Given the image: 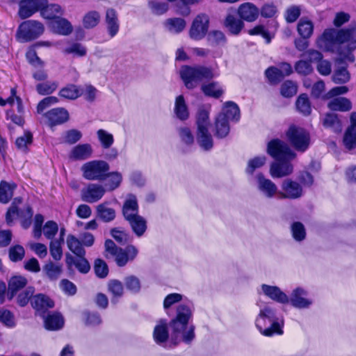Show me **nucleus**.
<instances>
[{"label": "nucleus", "instance_id": "1", "mask_svg": "<svg viewBox=\"0 0 356 356\" xmlns=\"http://www.w3.org/2000/svg\"><path fill=\"white\" fill-rule=\"evenodd\" d=\"M268 154L277 161L271 164L270 173L273 178L287 176L293 172V166L289 163L296 154L283 141L279 139L270 140L267 147Z\"/></svg>", "mask_w": 356, "mask_h": 356}, {"label": "nucleus", "instance_id": "2", "mask_svg": "<svg viewBox=\"0 0 356 356\" xmlns=\"http://www.w3.org/2000/svg\"><path fill=\"white\" fill-rule=\"evenodd\" d=\"M192 316L193 309L191 302L181 303L177 307L176 316L169 323L172 340L175 344H177L178 340L181 339L185 343H189L195 338V327L193 325H188Z\"/></svg>", "mask_w": 356, "mask_h": 356}, {"label": "nucleus", "instance_id": "3", "mask_svg": "<svg viewBox=\"0 0 356 356\" xmlns=\"http://www.w3.org/2000/svg\"><path fill=\"white\" fill-rule=\"evenodd\" d=\"M256 327L266 337L274 334H282V321L281 323L276 318L275 311L270 307H266L260 310L255 321Z\"/></svg>", "mask_w": 356, "mask_h": 356}, {"label": "nucleus", "instance_id": "4", "mask_svg": "<svg viewBox=\"0 0 356 356\" xmlns=\"http://www.w3.org/2000/svg\"><path fill=\"white\" fill-rule=\"evenodd\" d=\"M180 75L186 87L192 89L195 88L199 82L204 79H213L218 76V74L208 67L184 65L180 70Z\"/></svg>", "mask_w": 356, "mask_h": 356}, {"label": "nucleus", "instance_id": "5", "mask_svg": "<svg viewBox=\"0 0 356 356\" xmlns=\"http://www.w3.org/2000/svg\"><path fill=\"white\" fill-rule=\"evenodd\" d=\"M197 140L199 145L204 150H209L213 147V138L209 131V111L204 106L198 109L196 117Z\"/></svg>", "mask_w": 356, "mask_h": 356}, {"label": "nucleus", "instance_id": "6", "mask_svg": "<svg viewBox=\"0 0 356 356\" xmlns=\"http://www.w3.org/2000/svg\"><path fill=\"white\" fill-rule=\"evenodd\" d=\"M109 168V165L106 161L95 160L84 163L81 166V171L86 179L102 181L106 179Z\"/></svg>", "mask_w": 356, "mask_h": 356}, {"label": "nucleus", "instance_id": "7", "mask_svg": "<svg viewBox=\"0 0 356 356\" xmlns=\"http://www.w3.org/2000/svg\"><path fill=\"white\" fill-rule=\"evenodd\" d=\"M43 24L35 20H27L22 22L17 30V40L22 42H29L40 37L44 32Z\"/></svg>", "mask_w": 356, "mask_h": 356}, {"label": "nucleus", "instance_id": "8", "mask_svg": "<svg viewBox=\"0 0 356 356\" xmlns=\"http://www.w3.org/2000/svg\"><path fill=\"white\" fill-rule=\"evenodd\" d=\"M286 136L291 145L298 151L305 152L309 146V134L302 128L290 127Z\"/></svg>", "mask_w": 356, "mask_h": 356}, {"label": "nucleus", "instance_id": "9", "mask_svg": "<svg viewBox=\"0 0 356 356\" xmlns=\"http://www.w3.org/2000/svg\"><path fill=\"white\" fill-rule=\"evenodd\" d=\"M209 17L202 13L197 15L193 19L189 29V37L194 40L203 39L209 30Z\"/></svg>", "mask_w": 356, "mask_h": 356}, {"label": "nucleus", "instance_id": "10", "mask_svg": "<svg viewBox=\"0 0 356 356\" xmlns=\"http://www.w3.org/2000/svg\"><path fill=\"white\" fill-rule=\"evenodd\" d=\"M317 46L325 51H333L337 44H341L339 31L326 29L316 40Z\"/></svg>", "mask_w": 356, "mask_h": 356}, {"label": "nucleus", "instance_id": "11", "mask_svg": "<svg viewBox=\"0 0 356 356\" xmlns=\"http://www.w3.org/2000/svg\"><path fill=\"white\" fill-rule=\"evenodd\" d=\"M46 5L47 0H22L19 3V15L22 19H26Z\"/></svg>", "mask_w": 356, "mask_h": 356}, {"label": "nucleus", "instance_id": "12", "mask_svg": "<svg viewBox=\"0 0 356 356\" xmlns=\"http://www.w3.org/2000/svg\"><path fill=\"white\" fill-rule=\"evenodd\" d=\"M105 188L99 184H90L81 191V199L88 203L99 200L105 193Z\"/></svg>", "mask_w": 356, "mask_h": 356}, {"label": "nucleus", "instance_id": "13", "mask_svg": "<svg viewBox=\"0 0 356 356\" xmlns=\"http://www.w3.org/2000/svg\"><path fill=\"white\" fill-rule=\"evenodd\" d=\"M282 192H279L282 198L296 199L302 196V188L296 181L291 179H285L282 184Z\"/></svg>", "mask_w": 356, "mask_h": 356}, {"label": "nucleus", "instance_id": "14", "mask_svg": "<svg viewBox=\"0 0 356 356\" xmlns=\"http://www.w3.org/2000/svg\"><path fill=\"white\" fill-rule=\"evenodd\" d=\"M47 120V124L50 127L61 124L67 122L69 119V113L63 108H53L44 115Z\"/></svg>", "mask_w": 356, "mask_h": 356}, {"label": "nucleus", "instance_id": "15", "mask_svg": "<svg viewBox=\"0 0 356 356\" xmlns=\"http://www.w3.org/2000/svg\"><path fill=\"white\" fill-rule=\"evenodd\" d=\"M257 180L258 189L265 197L272 198L276 194H279L277 186L271 180L265 178L263 175H257Z\"/></svg>", "mask_w": 356, "mask_h": 356}, {"label": "nucleus", "instance_id": "16", "mask_svg": "<svg viewBox=\"0 0 356 356\" xmlns=\"http://www.w3.org/2000/svg\"><path fill=\"white\" fill-rule=\"evenodd\" d=\"M238 14L242 20L248 22H254L259 17V10L252 3H242L238 8Z\"/></svg>", "mask_w": 356, "mask_h": 356}, {"label": "nucleus", "instance_id": "17", "mask_svg": "<svg viewBox=\"0 0 356 356\" xmlns=\"http://www.w3.org/2000/svg\"><path fill=\"white\" fill-rule=\"evenodd\" d=\"M341 44H346L348 50L356 49V24H350L346 29L339 30Z\"/></svg>", "mask_w": 356, "mask_h": 356}, {"label": "nucleus", "instance_id": "18", "mask_svg": "<svg viewBox=\"0 0 356 356\" xmlns=\"http://www.w3.org/2000/svg\"><path fill=\"white\" fill-rule=\"evenodd\" d=\"M307 296L306 291L301 288H297L293 291L289 301L296 308H307L312 305V301L307 298Z\"/></svg>", "mask_w": 356, "mask_h": 356}, {"label": "nucleus", "instance_id": "19", "mask_svg": "<svg viewBox=\"0 0 356 356\" xmlns=\"http://www.w3.org/2000/svg\"><path fill=\"white\" fill-rule=\"evenodd\" d=\"M31 305L40 316H43L46 310L54 306V302L43 294L35 296L31 300Z\"/></svg>", "mask_w": 356, "mask_h": 356}, {"label": "nucleus", "instance_id": "20", "mask_svg": "<svg viewBox=\"0 0 356 356\" xmlns=\"http://www.w3.org/2000/svg\"><path fill=\"white\" fill-rule=\"evenodd\" d=\"M49 26L54 33L62 35H68L73 31L71 23L67 19L60 17L51 20L49 22Z\"/></svg>", "mask_w": 356, "mask_h": 356}, {"label": "nucleus", "instance_id": "21", "mask_svg": "<svg viewBox=\"0 0 356 356\" xmlns=\"http://www.w3.org/2000/svg\"><path fill=\"white\" fill-rule=\"evenodd\" d=\"M224 26L230 34L238 35L244 28V23L237 16L229 14L225 19Z\"/></svg>", "mask_w": 356, "mask_h": 356}, {"label": "nucleus", "instance_id": "22", "mask_svg": "<svg viewBox=\"0 0 356 356\" xmlns=\"http://www.w3.org/2000/svg\"><path fill=\"white\" fill-rule=\"evenodd\" d=\"M261 289L263 293L266 296L277 302H289V299L288 296L284 292H282L277 286L263 284L261 286Z\"/></svg>", "mask_w": 356, "mask_h": 356}, {"label": "nucleus", "instance_id": "23", "mask_svg": "<svg viewBox=\"0 0 356 356\" xmlns=\"http://www.w3.org/2000/svg\"><path fill=\"white\" fill-rule=\"evenodd\" d=\"M122 213L127 220L138 215V205L135 195H129L123 205Z\"/></svg>", "mask_w": 356, "mask_h": 356}, {"label": "nucleus", "instance_id": "24", "mask_svg": "<svg viewBox=\"0 0 356 356\" xmlns=\"http://www.w3.org/2000/svg\"><path fill=\"white\" fill-rule=\"evenodd\" d=\"M92 149L90 144H80L71 150L70 158L74 160H85L90 157Z\"/></svg>", "mask_w": 356, "mask_h": 356}, {"label": "nucleus", "instance_id": "25", "mask_svg": "<svg viewBox=\"0 0 356 356\" xmlns=\"http://www.w3.org/2000/svg\"><path fill=\"white\" fill-rule=\"evenodd\" d=\"M66 263L68 266L74 265L76 269L82 273H87L90 269V264L85 258V255L74 257L67 254L66 256Z\"/></svg>", "mask_w": 356, "mask_h": 356}, {"label": "nucleus", "instance_id": "26", "mask_svg": "<svg viewBox=\"0 0 356 356\" xmlns=\"http://www.w3.org/2000/svg\"><path fill=\"white\" fill-rule=\"evenodd\" d=\"M27 284V280L22 276H14L8 282L7 296L12 300L18 291L23 289Z\"/></svg>", "mask_w": 356, "mask_h": 356}, {"label": "nucleus", "instance_id": "27", "mask_svg": "<svg viewBox=\"0 0 356 356\" xmlns=\"http://www.w3.org/2000/svg\"><path fill=\"white\" fill-rule=\"evenodd\" d=\"M165 30L172 34L181 33L186 27V21L182 18H169L163 22Z\"/></svg>", "mask_w": 356, "mask_h": 356}, {"label": "nucleus", "instance_id": "28", "mask_svg": "<svg viewBox=\"0 0 356 356\" xmlns=\"http://www.w3.org/2000/svg\"><path fill=\"white\" fill-rule=\"evenodd\" d=\"M44 318V322L46 329L49 330H56L60 329L64 324L63 316L58 313H52L48 314Z\"/></svg>", "mask_w": 356, "mask_h": 356}, {"label": "nucleus", "instance_id": "29", "mask_svg": "<svg viewBox=\"0 0 356 356\" xmlns=\"http://www.w3.org/2000/svg\"><path fill=\"white\" fill-rule=\"evenodd\" d=\"M229 120L227 119L224 115H218L215 122V135L218 138H224L229 132Z\"/></svg>", "mask_w": 356, "mask_h": 356}, {"label": "nucleus", "instance_id": "30", "mask_svg": "<svg viewBox=\"0 0 356 356\" xmlns=\"http://www.w3.org/2000/svg\"><path fill=\"white\" fill-rule=\"evenodd\" d=\"M106 22L108 33L114 37L119 31V23L116 12L113 9H108L106 14Z\"/></svg>", "mask_w": 356, "mask_h": 356}, {"label": "nucleus", "instance_id": "31", "mask_svg": "<svg viewBox=\"0 0 356 356\" xmlns=\"http://www.w3.org/2000/svg\"><path fill=\"white\" fill-rule=\"evenodd\" d=\"M168 336L167 322L165 320L161 319L154 327L153 333L154 339L157 343L160 344L166 341Z\"/></svg>", "mask_w": 356, "mask_h": 356}, {"label": "nucleus", "instance_id": "32", "mask_svg": "<svg viewBox=\"0 0 356 356\" xmlns=\"http://www.w3.org/2000/svg\"><path fill=\"white\" fill-rule=\"evenodd\" d=\"M127 221L137 236L140 237L144 234L147 229V222L143 217L137 215Z\"/></svg>", "mask_w": 356, "mask_h": 356}, {"label": "nucleus", "instance_id": "33", "mask_svg": "<svg viewBox=\"0 0 356 356\" xmlns=\"http://www.w3.org/2000/svg\"><path fill=\"white\" fill-rule=\"evenodd\" d=\"M174 111L177 118L179 120H186L188 118L189 112L183 95L177 97Z\"/></svg>", "mask_w": 356, "mask_h": 356}, {"label": "nucleus", "instance_id": "34", "mask_svg": "<svg viewBox=\"0 0 356 356\" xmlns=\"http://www.w3.org/2000/svg\"><path fill=\"white\" fill-rule=\"evenodd\" d=\"M220 115H224L227 119L237 122L240 119L239 108L235 103L228 102L224 106Z\"/></svg>", "mask_w": 356, "mask_h": 356}, {"label": "nucleus", "instance_id": "35", "mask_svg": "<svg viewBox=\"0 0 356 356\" xmlns=\"http://www.w3.org/2000/svg\"><path fill=\"white\" fill-rule=\"evenodd\" d=\"M66 243L67 248L76 256L86 255V250L83 248L81 240L72 234H69L67 237Z\"/></svg>", "mask_w": 356, "mask_h": 356}, {"label": "nucleus", "instance_id": "36", "mask_svg": "<svg viewBox=\"0 0 356 356\" xmlns=\"http://www.w3.org/2000/svg\"><path fill=\"white\" fill-rule=\"evenodd\" d=\"M297 31L301 38H309L314 31V24L311 20L302 17L298 23Z\"/></svg>", "mask_w": 356, "mask_h": 356}, {"label": "nucleus", "instance_id": "37", "mask_svg": "<svg viewBox=\"0 0 356 356\" xmlns=\"http://www.w3.org/2000/svg\"><path fill=\"white\" fill-rule=\"evenodd\" d=\"M327 106L332 111H347L351 109L352 104L345 97H336L329 102Z\"/></svg>", "mask_w": 356, "mask_h": 356}, {"label": "nucleus", "instance_id": "38", "mask_svg": "<svg viewBox=\"0 0 356 356\" xmlns=\"http://www.w3.org/2000/svg\"><path fill=\"white\" fill-rule=\"evenodd\" d=\"M41 15L44 18L54 20V19L59 17L63 14V10L61 7L58 4H51L48 5V2L47 1V5L41 8L40 10Z\"/></svg>", "mask_w": 356, "mask_h": 356}, {"label": "nucleus", "instance_id": "39", "mask_svg": "<svg viewBox=\"0 0 356 356\" xmlns=\"http://www.w3.org/2000/svg\"><path fill=\"white\" fill-rule=\"evenodd\" d=\"M16 188L14 184H8L2 181L0 183V202L3 204L8 203L13 195V191Z\"/></svg>", "mask_w": 356, "mask_h": 356}, {"label": "nucleus", "instance_id": "40", "mask_svg": "<svg viewBox=\"0 0 356 356\" xmlns=\"http://www.w3.org/2000/svg\"><path fill=\"white\" fill-rule=\"evenodd\" d=\"M322 123L325 127L331 129L334 132H338L341 130V122L336 114L327 113L322 118Z\"/></svg>", "mask_w": 356, "mask_h": 356}, {"label": "nucleus", "instance_id": "41", "mask_svg": "<svg viewBox=\"0 0 356 356\" xmlns=\"http://www.w3.org/2000/svg\"><path fill=\"white\" fill-rule=\"evenodd\" d=\"M97 216L104 222H110L115 217V211L109 207L107 203L99 204L97 207Z\"/></svg>", "mask_w": 356, "mask_h": 356}, {"label": "nucleus", "instance_id": "42", "mask_svg": "<svg viewBox=\"0 0 356 356\" xmlns=\"http://www.w3.org/2000/svg\"><path fill=\"white\" fill-rule=\"evenodd\" d=\"M203 92L210 97L218 98L223 93V90L218 82H212L202 86Z\"/></svg>", "mask_w": 356, "mask_h": 356}, {"label": "nucleus", "instance_id": "43", "mask_svg": "<svg viewBox=\"0 0 356 356\" xmlns=\"http://www.w3.org/2000/svg\"><path fill=\"white\" fill-rule=\"evenodd\" d=\"M59 95L60 97L66 99H75L81 96L82 92L78 86L71 84L62 88L59 92Z\"/></svg>", "mask_w": 356, "mask_h": 356}, {"label": "nucleus", "instance_id": "44", "mask_svg": "<svg viewBox=\"0 0 356 356\" xmlns=\"http://www.w3.org/2000/svg\"><path fill=\"white\" fill-rule=\"evenodd\" d=\"M58 87V83L56 81H47L38 83L36 86L37 92L42 95H50L53 93Z\"/></svg>", "mask_w": 356, "mask_h": 356}, {"label": "nucleus", "instance_id": "45", "mask_svg": "<svg viewBox=\"0 0 356 356\" xmlns=\"http://www.w3.org/2000/svg\"><path fill=\"white\" fill-rule=\"evenodd\" d=\"M100 20V15L97 11L87 13L83 18V25L86 29H91L96 26Z\"/></svg>", "mask_w": 356, "mask_h": 356}, {"label": "nucleus", "instance_id": "46", "mask_svg": "<svg viewBox=\"0 0 356 356\" xmlns=\"http://www.w3.org/2000/svg\"><path fill=\"white\" fill-rule=\"evenodd\" d=\"M106 178H108L106 183V187L108 191H113L120 185L122 177L118 172H107Z\"/></svg>", "mask_w": 356, "mask_h": 356}, {"label": "nucleus", "instance_id": "47", "mask_svg": "<svg viewBox=\"0 0 356 356\" xmlns=\"http://www.w3.org/2000/svg\"><path fill=\"white\" fill-rule=\"evenodd\" d=\"M108 291L112 293V302H115L116 299L123 295L124 288L122 282L117 280H111L108 284Z\"/></svg>", "mask_w": 356, "mask_h": 356}, {"label": "nucleus", "instance_id": "48", "mask_svg": "<svg viewBox=\"0 0 356 356\" xmlns=\"http://www.w3.org/2000/svg\"><path fill=\"white\" fill-rule=\"evenodd\" d=\"M63 52L67 54H73L74 56H84L86 54V47L78 42L70 44L63 49Z\"/></svg>", "mask_w": 356, "mask_h": 356}, {"label": "nucleus", "instance_id": "49", "mask_svg": "<svg viewBox=\"0 0 356 356\" xmlns=\"http://www.w3.org/2000/svg\"><path fill=\"white\" fill-rule=\"evenodd\" d=\"M297 109L305 115L310 114L312 108L309 99L305 94L300 95L296 101Z\"/></svg>", "mask_w": 356, "mask_h": 356}, {"label": "nucleus", "instance_id": "50", "mask_svg": "<svg viewBox=\"0 0 356 356\" xmlns=\"http://www.w3.org/2000/svg\"><path fill=\"white\" fill-rule=\"evenodd\" d=\"M44 270L50 280H55L60 275L62 267L50 261L44 266Z\"/></svg>", "mask_w": 356, "mask_h": 356}, {"label": "nucleus", "instance_id": "51", "mask_svg": "<svg viewBox=\"0 0 356 356\" xmlns=\"http://www.w3.org/2000/svg\"><path fill=\"white\" fill-rule=\"evenodd\" d=\"M97 138L104 149H108L114 143V138L111 134L104 129H99L97 131Z\"/></svg>", "mask_w": 356, "mask_h": 356}, {"label": "nucleus", "instance_id": "52", "mask_svg": "<svg viewBox=\"0 0 356 356\" xmlns=\"http://www.w3.org/2000/svg\"><path fill=\"white\" fill-rule=\"evenodd\" d=\"M343 144L348 149L356 146V129L355 127H350L346 130L343 137Z\"/></svg>", "mask_w": 356, "mask_h": 356}, {"label": "nucleus", "instance_id": "53", "mask_svg": "<svg viewBox=\"0 0 356 356\" xmlns=\"http://www.w3.org/2000/svg\"><path fill=\"white\" fill-rule=\"evenodd\" d=\"M82 137V134L77 129H70L63 134V142L67 144H74Z\"/></svg>", "mask_w": 356, "mask_h": 356}, {"label": "nucleus", "instance_id": "54", "mask_svg": "<svg viewBox=\"0 0 356 356\" xmlns=\"http://www.w3.org/2000/svg\"><path fill=\"white\" fill-rule=\"evenodd\" d=\"M266 160V159L264 156H257L250 159L248 163L246 172L248 174L252 175L257 169L261 168L265 164Z\"/></svg>", "mask_w": 356, "mask_h": 356}, {"label": "nucleus", "instance_id": "55", "mask_svg": "<svg viewBox=\"0 0 356 356\" xmlns=\"http://www.w3.org/2000/svg\"><path fill=\"white\" fill-rule=\"evenodd\" d=\"M268 73L270 74L271 73H275L277 74L282 75V79H283L286 76H289L292 73V67L290 64L287 63H282L279 67H270L268 68Z\"/></svg>", "mask_w": 356, "mask_h": 356}, {"label": "nucleus", "instance_id": "56", "mask_svg": "<svg viewBox=\"0 0 356 356\" xmlns=\"http://www.w3.org/2000/svg\"><path fill=\"white\" fill-rule=\"evenodd\" d=\"M42 231L47 239H53L58 231V224L53 220H49L44 224Z\"/></svg>", "mask_w": 356, "mask_h": 356}, {"label": "nucleus", "instance_id": "57", "mask_svg": "<svg viewBox=\"0 0 356 356\" xmlns=\"http://www.w3.org/2000/svg\"><path fill=\"white\" fill-rule=\"evenodd\" d=\"M350 74L345 67L337 69L333 76L332 80L335 83H344L350 80Z\"/></svg>", "mask_w": 356, "mask_h": 356}, {"label": "nucleus", "instance_id": "58", "mask_svg": "<svg viewBox=\"0 0 356 356\" xmlns=\"http://www.w3.org/2000/svg\"><path fill=\"white\" fill-rule=\"evenodd\" d=\"M301 13L300 6H291L289 7L284 14L285 19L288 23H293L297 20Z\"/></svg>", "mask_w": 356, "mask_h": 356}, {"label": "nucleus", "instance_id": "59", "mask_svg": "<svg viewBox=\"0 0 356 356\" xmlns=\"http://www.w3.org/2000/svg\"><path fill=\"white\" fill-rule=\"evenodd\" d=\"M148 5L152 12L155 15H162L168 10V5L165 2H159L157 1H149Z\"/></svg>", "mask_w": 356, "mask_h": 356}, {"label": "nucleus", "instance_id": "60", "mask_svg": "<svg viewBox=\"0 0 356 356\" xmlns=\"http://www.w3.org/2000/svg\"><path fill=\"white\" fill-rule=\"evenodd\" d=\"M297 92V86L291 81H286L282 83L281 94L285 97H291Z\"/></svg>", "mask_w": 356, "mask_h": 356}, {"label": "nucleus", "instance_id": "61", "mask_svg": "<svg viewBox=\"0 0 356 356\" xmlns=\"http://www.w3.org/2000/svg\"><path fill=\"white\" fill-rule=\"evenodd\" d=\"M209 42L213 45L222 44L226 42V37L220 31H212L208 35Z\"/></svg>", "mask_w": 356, "mask_h": 356}, {"label": "nucleus", "instance_id": "62", "mask_svg": "<svg viewBox=\"0 0 356 356\" xmlns=\"http://www.w3.org/2000/svg\"><path fill=\"white\" fill-rule=\"evenodd\" d=\"M291 232L293 238L296 241H302L305 237L306 233L304 225L299 222H294L291 225Z\"/></svg>", "mask_w": 356, "mask_h": 356}, {"label": "nucleus", "instance_id": "63", "mask_svg": "<svg viewBox=\"0 0 356 356\" xmlns=\"http://www.w3.org/2000/svg\"><path fill=\"white\" fill-rule=\"evenodd\" d=\"M295 70L300 74L307 75L312 72L313 68L309 61L300 60L296 63Z\"/></svg>", "mask_w": 356, "mask_h": 356}, {"label": "nucleus", "instance_id": "64", "mask_svg": "<svg viewBox=\"0 0 356 356\" xmlns=\"http://www.w3.org/2000/svg\"><path fill=\"white\" fill-rule=\"evenodd\" d=\"M126 287L133 293H137L140 291V284L139 280L133 275L127 277L124 280Z\"/></svg>", "mask_w": 356, "mask_h": 356}]
</instances>
